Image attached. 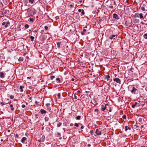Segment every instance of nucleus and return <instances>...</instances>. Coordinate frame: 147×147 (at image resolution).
Returning a JSON list of instances; mask_svg holds the SVG:
<instances>
[{
	"label": "nucleus",
	"instance_id": "423d86ee",
	"mask_svg": "<svg viewBox=\"0 0 147 147\" xmlns=\"http://www.w3.org/2000/svg\"><path fill=\"white\" fill-rule=\"evenodd\" d=\"M9 24V22H3L2 24V25L4 26L5 28H7L8 26V25Z\"/></svg>",
	"mask_w": 147,
	"mask_h": 147
},
{
	"label": "nucleus",
	"instance_id": "5701e85b",
	"mask_svg": "<svg viewBox=\"0 0 147 147\" xmlns=\"http://www.w3.org/2000/svg\"><path fill=\"white\" fill-rule=\"evenodd\" d=\"M30 38L31 39V40L32 41H33L34 40V37L33 36H30Z\"/></svg>",
	"mask_w": 147,
	"mask_h": 147
},
{
	"label": "nucleus",
	"instance_id": "58836bf2",
	"mask_svg": "<svg viewBox=\"0 0 147 147\" xmlns=\"http://www.w3.org/2000/svg\"><path fill=\"white\" fill-rule=\"evenodd\" d=\"M25 107V105L24 104L22 105V107L23 108H24Z\"/></svg>",
	"mask_w": 147,
	"mask_h": 147
},
{
	"label": "nucleus",
	"instance_id": "39448f33",
	"mask_svg": "<svg viewBox=\"0 0 147 147\" xmlns=\"http://www.w3.org/2000/svg\"><path fill=\"white\" fill-rule=\"evenodd\" d=\"M108 105L107 104H103L102 105H101V110L103 111H104L105 110L106 108V105Z\"/></svg>",
	"mask_w": 147,
	"mask_h": 147
},
{
	"label": "nucleus",
	"instance_id": "69168bd1",
	"mask_svg": "<svg viewBox=\"0 0 147 147\" xmlns=\"http://www.w3.org/2000/svg\"><path fill=\"white\" fill-rule=\"evenodd\" d=\"M87 28V27L86 26L84 28Z\"/></svg>",
	"mask_w": 147,
	"mask_h": 147
},
{
	"label": "nucleus",
	"instance_id": "a878e982",
	"mask_svg": "<svg viewBox=\"0 0 147 147\" xmlns=\"http://www.w3.org/2000/svg\"><path fill=\"white\" fill-rule=\"evenodd\" d=\"M144 38L146 39H147V33L145 34L144 35Z\"/></svg>",
	"mask_w": 147,
	"mask_h": 147
},
{
	"label": "nucleus",
	"instance_id": "de8ad7c7",
	"mask_svg": "<svg viewBox=\"0 0 147 147\" xmlns=\"http://www.w3.org/2000/svg\"><path fill=\"white\" fill-rule=\"evenodd\" d=\"M133 69V68H131L129 69V70H130V71H131L133 72V71H132V69Z\"/></svg>",
	"mask_w": 147,
	"mask_h": 147
},
{
	"label": "nucleus",
	"instance_id": "ddd939ff",
	"mask_svg": "<svg viewBox=\"0 0 147 147\" xmlns=\"http://www.w3.org/2000/svg\"><path fill=\"white\" fill-rule=\"evenodd\" d=\"M105 78L107 80V81H108L110 78V76L109 75H106L105 76Z\"/></svg>",
	"mask_w": 147,
	"mask_h": 147
},
{
	"label": "nucleus",
	"instance_id": "4be33fe9",
	"mask_svg": "<svg viewBox=\"0 0 147 147\" xmlns=\"http://www.w3.org/2000/svg\"><path fill=\"white\" fill-rule=\"evenodd\" d=\"M29 0V3H30L31 4L33 3L34 1V0Z\"/></svg>",
	"mask_w": 147,
	"mask_h": 147
},
{
	"label": "nucleus",
	"instance_id": "09e8293b",
	"mask_svg": "<svg viewBox=\"0 0 147 147\" xmlns=\"http://www.w3.org/2000/svg\"><path fill=\"white\" fill-rule=\"evenodd\" d=\"M46 105L47 106H49L50 105V104L49 103H47V104Z\"/></svg>",
	"mask_w": 147,
	"mask_h": 147
},
{
	"label": "nucleus",
	"instance_id": "f257e3e1",
	"mask_svg": "<svg viewBox=\"0 0 147 147\" xmlns=\"http://www.w3.org/2000/svg\"><path fill=\"white\" fill-rule=\"evenodd\" d=\"M134 16L139 18L141 20H143L144 19L143 14L142 13H136L135 14Z\"/></svg>",
	"mask_w": 147,
	"mask_h": 147
},
{
	"label": "nucleus",
	"instance_id": "b1692460",
	"mask_svg": "<svg viewBox=\"0 0 147 147\" xmlns=\"http://www.w3.org/2000/svg\"><path fill=\"white\" fill-rule=\"evenodd\" d=\"M81 118V116H78L76 117V120H80Z\"/></svg>",
	"mask_w": 147,
	"mask_h": 147
},
{
	"label": "nucleus",
	"instance_id": "4468645a",
	"mask_svg": "<svg viewBox=\"0 0 147 147\" xmlns=\"http://www.w3.org/2000/svg\"><path fill=\"white\" fill-rule=\"evenodd\" d=\"M140 21L139 20L135 19L134 20V22L135 23H138Z\"/></svg>",
	"mask_w": 147,
	"mask_h": 147
},
{
	"label": "nucleus",
	"instance_id": "f3484780",
	"mask_svg": "<svg viewBox=\"0 0 147 147\" xmlns=\"http://www.w3.org/2000/svg\"><path fill=\"white\" fill-rule=\"evenodd\" d=\"M34 19L32 18H30L29 20V22H33L34 21Z\"/></svg>",
	"mask_w": 147,
	"mask_h": 147
},
{
	"label": "nucleus",
	"instance_id": "338daca9",
	"mask_svg": "<svg viewBox=\"0 0 147 147\" xmlns=\"http://www.w3.org/2000/svg\"><path fill=\"white\" fill-rule=\"evenodd\" d=\"M10 130H8V132H10Z\"/></svg>",
	"mask_w": 147,
	"mask_h": 147
},
{
	"label": "nucleus",
	"instance_id": "9d476101",
	"mask_svg": "<svg viewBox=\"0 0 147 147\" xmlns=\"http://www.w3.org/2000/svg\"><path fill=\"white\" fill-rule=\"evenodd\" d=\"M0 77L1 78H3L5 77V75L3 72L0 73Z\"/></svg>",
	"mask_w": 147,
	"mask_h": 147
},
{
	"label": "nucleus",
	"instance_id": "f8f14e48",
	"mask_svg": "<svg viewBox=\"0 0 147 147\" xmlns=\"http://www.w3.org/2000/svg\"><path fill=\"white\" fill-rule=\"evenodd\" d=\"M118 17V16L116 13H114L113 14V18L115 19H118L119 18H117V17Z\"/></svg>",
	"mask_w": 147,
	"mask_h": 147
},
{
	"label": "nucleus",
	"instance_id": "3c124183",
	"mask_svg": "<svg viewBox=\"0 0 147 147\" xmlns=\"http://www.w3.org/2000/svg\"><path fill=\"white\" fill-rule=\"evenodd\" d=\"M27 78L28 79H30L31 78L30 77H27Z\"/></svg>",
	"mask_w": 147,
	"mask_h": 147
},
{
	"label": "nucleus",
	"instance_id": "5fc2aeb1",
	"mask_svg": "<svg viewBox=\"0 0 147 147\" xmlns=\"http://www.w3.org/2000/svg\"><path fill=\"white\" fill-rule=\"evenodd\" d=\"M109 7L111 8H113V7L112 6H110Z\"/></svg>",
	"mask_w": 147,
	"mask_h": 147
},
{
	"label": "nucleus",
	"instance_id": "aec40b11",
	"mask_svg": "<svg viewBox=\"0 0 147 147\" xmlns=\"http://www.w3.org/2000/svg\"><path fill=\"white\" fill-rule=\"evenodd\" d=\"M49 119V118L48 117H45V121H48Z\"/></svg>",
	"mask_w": 147,
	"mask_h": 147
},
{
	"label": "nucleus",
	"instance_id": "6e6d98bb",
	"mask_svg": "<svg viewBox=\"0 0 147 147\" xmlns=\"http://www.w3.org/2000/svg\"><path fill=\"white\" fill-rule=\"evenodd\" d=\"M84 128V127L83 126H82L81 127V129H82Z\"/></svg>",
	"mask_w": 147,
	"mask_h": 147
},
{
	"label": "nucleus",
	"instance_id": "72a5a7b5",
	"mask_svg": "<svg viewBox=\"0 0 147 147\" xmlns=\"http://www.w3.org/2000/svg\"><path fill=\"white\" fill-rule=\"evenodd\" d=\"M136 106V105H134V104H133V105H132L131 106V107L132 108H134Z\"/></svg>",
	"mask_w": 147,
	"mask_h": 147
},
{
	"label": "nucleus",
	"instance_id": "ea45409f",
	"mask_svg": "<svg viewBox=\"0 0 147 147\" xmlns=\"http://www.w3.org/2000/svg\"><path fill=\"white\" fill-rule=\"evenodd\" d=\"M74 99H77V96H76V94H74Z\"/></svg>",
	"mask_w": 147,
	"mask_h": 147
},
{
	"label": "nucleus",
	"instance_id": "2f4dec72",
	"mask_svg": "<svg viewBox=\"0 0 147 147\" xmlns=\"http://www.w3.org/2000/svg\"><path fill=\"white\" fill-rule=\"evenodd\" d=\"M14 98V96H13V95H11L10 96V98L11 99H13Z\"/></svg>",
	"mask_w": 147,
	"mask_h": 147
},
{
	"label": "nucleus",
	"instance_id": "1a4fd4ad",
	"mask_svg": "<svg viewBox=\"0 0 147 147\" xmlns=\"http://www.w3.org/2000/svg\"><path fill=\"white\" fill-rule=\"evenodd\" d=\"M27 140V138L25 137H23L22 139L21 142L23 144L25 143V141Z\"/></svg>",
	"mask_w": 147,
	"mask_h": 147
},
{
	"label": "nucleus",
	"instance_id": "c756f323",
	"mask_svg": "<svg viewBox=\"0 0 147 147\" xmlns=\"http://www.w3.org/2000/svg\"><path fill=\"white\" fill-rule=\"evenodd\" d=\"M62 123H59L57 125V127H60Z\"/></svg>",
	"mask_w": 147,
	"mask_h": 147
},
{
	"label": "nucleus",
	"instance_id": "8fccbe9b",
	"mask_svg": "<svg viewBox=\"0 0 147 147\" xmlns=\"http://www.w3.org/2000/svg\"><path fill=\"white\" fill-rule=\"evenodd\" d=\"M71 80L72 81H74V79L73 78H72L71 79Z\"/></svg>",
	"mask_w": 147,
	"mask_h": 147
},
{
	"label": "nucleus",
	"instance_id": "13d9d810",
	"mask_svg": "<svg viewBox=\"0 0 147 147\" xmlns=\"http://www.w3.org/2000/svg\"><path fill=\"white\" fill-rule=\"evenodd\" d=\"M137 104V102H136L135 103V104L134 105H136V106Z\"/></svg>",
	"mask_w": 147,
	"mask_h": 147
},
{
	"label": "nucleus",
	"instance_id": "6e6552de",
	"mask_svg": "<svg viewBox=\"0 0 147 147\" xmlns=\"http://www.w3.org/2000/svg\"><path fill=\"white\" fill-rule=\"evenodd\" d=\"M78 11L79 12H81V15H83L84 14V12L83 9H79L78 10Z\"/></svg>",
	"mask_w": 147,
	"mask_h": 147
},
{
	"label": "nucleus",
	"instance_id": "37998d69",
	"mask_svg": "<svg viewBox=\"0 0 147 147\" xmlns=\"http://www.w3.org/2000/svg\"><path fill=\"white\" fill-rule=\"evenodd\" d=\"M25 135H26V136H28V133H25Z\"/></svg>",
	"mask_w": 147,
	"mask_h": 147
},
{
	"label": "nucleus",
	"instance_id": "f704fd0d",
	"mask_svg": "<svg viewBox=\"0 0 147 147\" xmlns=\"http://www.w3.org/2000/svg\"><path fill=\"white\" fill-rule=\"evenodd\" d=\"M85 32H83V31H82L81 32V34L82 35H84L85 34Z\"/></svg>",
	"mask_w": 147,
	"mask_h": 147
},
{
	"label": "nucleus",
	"instance_id": "6ab92c4d",
	"mask_svg": "<svg viewBox=\"0 0 147 147\" xmlns=\"http://www.w3.org/2000/svg\"><path fill=\"white\" fill-rule=\"evenodd\" d=\"M61 43V42H57V47L58 48H59L60 47V45Z\"/></svg>",
	"mask_w": 147,
	"mask_h": 147
},
{
	"label": "nucleus",
	"instance_id": "9b49d317",
	"mask_svg": "<svg viewBox=\"0 0 147 147\" xmlns=\"http://www.w3.org/2000/svg\"><path fill=\"white\" fill-rule=\"evenodd\" d=\"M40 112L42 114H45L47 113L46 111L44 109H41L40 110Z\"/></svg>",
	"mask_w": 147,
	"mask_h": 147
},
{
	"label": "nucleus",
	"instance_id": "c03bdc74",
	"mask_svg": "<svg viewBox=\"0 0 147 147\" xmlns=\"http://www.w3.org/2000/svg\"><path fill=\"white\" fill-rule=\"evenodd\" d=\"M69 6L71 7H74V6L73 5H71V4L69 5Z\"/></svg>",
	"mask_w": 147,
	"mask_h": 147
},
{
	"label": "nucleus",
	"instance_id": "603ef678",
	"mask_svg": "<svg viewBox=\"0 0 147 147\" xmlns=\"http://www.w3.org/2000/svg\"><path fill=\"white\" fill-rule=\"evenodd\" d=\"M42 138H43V139H44L45 138V137L44 136H42Z\"/></svg>",
	"mask_w": 147,
	"mask_h": 147
},
{
	"label": "nucleus",
	"instance_id": "680f3d73",
	"mask_svg": "<svg viewBox=\"0 0 147 147\" xmlns=\"http://www.w3.org/2000/svg\"><path fill=\"white\" fill-rule=\"evenodd\" d=\"M90 146V144H88V146Z\"/></svg>",
	"mask_w": 147,
	"mask_h": 147
},
{
	"label": "nucleus",
	"instance_id": "7c9ffc66",
	"mask_svg": "<svg viewBox=\"0 0 147 147\" xmlns=\"http://www.w3.org/2000/svg\"><path fill=\"white\" fill-rule=\"evenodd\" d=\"M29 27V26L27 24H26L25 25V28L27 29V28H28Z\"/></svg>",
	"mask_w": 147,
	"mask_h": 147
},
{
	"label": "nucleus",
	"instance_id": "7ed1b4c3",
	"mask_svg": "<svg viewBox=\"0 0 147 147\" xmlns=\"http://www.w3.org/2000/svg\"><path fill=\"white\" fill-rule=\"evenodd\" d=\"M137 92H138L137 89L135 88L134 87H133L132 88V89L131 91V92L132 93L135 94Z\"/></svg>",
	"mask_w": 147,
	"mask_h": 147
},
{
	"label": "nucleus",
	"instance_id": "20e7f679",
	"mask_svg": "<svg viewBox=\"0 0 147 147\" xmlns=\"http://www.w3.org/2000/svg\"><path fill=\"white\" fill-rule=\"evenodd\" d=\"M113 81L116 82L117 83H118L119 84L121 83V80L119 78H116L113 79Z\"/></svg>",
	"mask_w": 147,
	"mask_h": 147
},
{
	"label": "nucleus",
	"instance_id": "4d7b16f0",
	"mask_svg": "<svg viewBox=\"0 0 147 147\" xmlns=\"http://www.w3.org/2000/svg\"><path fill=\"white\" fill-rule=\"evenodd\" d=\"M139 121H142V119H139Z\"/></svg>",
	"mask_w": 147,
	"mask_h": 147
},
{
	"label": "nucleus",
	"instance_id": "393cba45",
	"mask_svg": "<svg viewBox=\"0 0 147 147\" xmlns=\"http://www.w3.org/2000/svg\"><path fill=\"white\" fill-rule=\"evenodd\" d=\"M10 107L11 108V111H13L14 110V108L13 107V105H10Z\"/></svg>",
	"mask_w": 147,
	"mask_h": 147
},
{
	"label": "nucleus",
	"instance_id": "e433bc0d",
	"mask_svg": "<svg viewBox=\"0 0 147 147\" xmlns=\"http://www.w3.org/2000/svg\"><path fill=\"white\" fill-rule=\"evenodd\" d=\"M47 109L49 110V111H50L51 110V109L49 107H48Z\"/></svg>",
	"mask_w": 147,
	"mask_h": 147
},
{
	"label": "nucleus",
	"instance_id": "a211bd4d",
	"mask_svg": "<svg viewBox=\"0 0 147 147\" xmlns=\"http://www.w3.org/2000/svg\"><path fill=\"white\" fill-rule=\"evenodd\" d=\"M24 87L23 86H20V91L21 92H22L23 91V88H24Z\"/></svg>",
	"mask_w": 147,
	"mask_h": 147
},
{
	"label": "nucleus",
	"instance_id": "e2e57ef3",
	"mask_svg": "<svg viewBox=\"0 0 147 147\" xmlns=\"http://www.w3.org/2000/svg\"><path fill=\"white\" fill-rule=\"evenodd\" d=\"M60 96V94H58V97H59V96Z\"/></svg>",
	"mask_w": 147,
	"mask_h": 147
},
{
	"label": "nucleus",
	"instance_id": "bb28decb",
	"mask_svg": "<svg viewBox=\"0 0 147 147\" xmlns=\"http://www.w3.org/2000/svg\"><path fill=\"white\" fill-rule=\"evenodd\" d=\"M94 131L93 130H92L90 131V134H91V135H93V134L94 133Z\"/></svg>",
	"mask_w": 147,
	"mask_h": 147
},
{
	"label": "nucleus",
	"instance_id": "c9c22d12",
	"mask_svg": "<svg viewBox=\"0 0 147 147\" xmlns=\"http://www.w3.org/2000/svg\"><path fill=\"white\" fill-rule=\"evenodd\" d=\"M123 118L124 119H126V117L125 115H123Z\"/></svg>",
	"mask_w": 147,
	"mask_h": 147
},
{
	"label": "nucleus",
	"instance_id": "052dcab7",
	"mask_svg": "<svg viewBox=\"0 0 147 147\" xmlns=\"http://www.w3.org/2000/svg\"><path fill=\"white\" fill-rule=\"evenodd\" d=\"M35 103L36 104H37V103H38V102H37V101H35Z\"/></svg>",
	"mask_w": 147,
	"mask_h": 147
},
{
	"label": "nucleus",
	"instance_id": "79ce46f5",
	"mask_svg": "<svg viewBox=\"0 0 147 147\" xmlns=\"http://www.w3.org/2000/svg\"><path fill=\"white\" fill-rule=\"evenodd\" d=\"M75 125L76 126V127H78V124L77 123H75Z\"/></svg>",
	"mask_w": 147,
	"mask_h": 147
},
{
	"label": "nucleus",
	"instance_id": "a18cd8bd",
	"mask_svg": "<svg viewBox=\"0 0 147 147\" xmlns=\"http://www.w3.org/2000/svg\"><path fill=\"white\" fill-rule=\"evenodd\" d=\"M86 31V30L85 29H84L83 30V32H85Z\"/></svg>",
	"mask_w": 147,
	"mask_h": 147
},
{
	"label": "nucleus",
	"instance_id": "f03ea898",
	"mask_svg": "<svg viewBox=\"0 0 147 147\" xmlns=\"http://www.w3.org/2000/svg\"><path fill=\"white\" fill-rule=\"evenodd\" d=\"M95 133L97 135H101V130L100 128L96 129V130Z\"/></svg>",
	"mask_w": 147,
	"mask_h": 147
},
{
	"label": "nucleus",
	"instance_id": "cd10ccee",
	"mask_svg": "<svg viewBox=\"0 0 147 147\" xmlns=\"http://www.w3.org/2000/svg\"><path fill=\"white\" fill-rule=\"evenodd\" d=\"M56 80L57 81H58V82L59 83H60L61 81H60V79L59 78H57L56 79Z\"/></svg>",
	"mask_w": 147,
	"mask_h": 147
},
{
	"label": "nucleus",
	"instance_id": "4c0bfd02",
	"mask_svg": "<svg viewBox=\"0 0 147 147\" xmlns=\"http://www.w3.org/2000/svg\"><path fill=\"white\" fill-rule=\"evenodd\" d=\"M45 28L46 30H47L48 29V27L47 26H45Z\"/></svg>",
	"mask_w": 147,
	"mask_h": 147
},
{
	"label": "nucleus",
	"instance_id": "dca6fc26",
	"mask_svg": "<svg viewBox=\"0 0 147 147\" xmlns=\"http://www.w3.org/2000/svg\"><path fill=\"white\" fill-rule=\"evenodd\" d=\"M128 129L130 130L131 128L129 127H128L127 126H126L125 127V131H126Z\"/></svg>",
	"mask_w": 147,
	"mask_h": 147
},
{
	"label": "nucleus",
	"instance_id": "864d4df0",
	"mask_svg": "<svg viewBox=\"0 0 147 147\" xmlns=\"http://www.w3.org/2000/svg\"><path fill=\"white\" fill-rule=\"evenodd\" d=\"M36 32H37L36 30H34L33 31V32H35V33Z\"/></svg>",
	"mask_w": 147,
	"mask_h": 147
},
{
	"label": "nucleus",
	"instance_id": "49530a36",
	"mask_svg": "<svg viewBox=\"0 0 147 147\" xmlns=\"http://www.w3.org/2000/svg\"><path fill=\"white\" fill-rule=\"evenodd\" d=\"M74 125V124L72 123H71L70 124V126H72Z\"/></svg>",
	"mask_w": 147,
	"mask_h": 147
},
{
	"label": "nucleus",
	"instance_id": "bf43d9fd",
	"mask_svg": "<svg viewBox=\"0 0 147 147\" xmlns=\"http://www.w3.org/2000/svg\"><path fill=\"white\" fill-rule=\"evenodd\" d=\"M98 110L97 109H95V111H98Z\"/></svg>",
	"mask_w": 147,
	"mask_h": 147
},
{
	"label": "nucleus",
	"instance_id": "c85d7f7f",
	"mask_svg": "<svg viewBox=\"0 0 147 147\" xmlns=\"http://www.w3.org/2000/svg\"><path fill=\"white\" fill-rule=\"evenodd\" d=\"M141 9V10L143 11H147V10H145L144 7H142Z\"/></svg>",
	"mask_w": 147,
	"mask_h": 147
},
{
	"label": "nucleus",
	"instance_id": "2eb2a0df",
	"mask_svg": "<svg viewBox=\"0 0 147 147\" xmlns=\"http://www.w3.org/2000/svg\"><path fill=\"white\" fill-rule=\"evenodd\" d=\"M116 36V35L113 34L112 35H111V36L109 37V39H112L113 38L115 37Z\"/></svg>",
	"mask_w": 147,
	"mask_h": 147
},
{
	"label": "nucleus",
	"instance_id": "774afa93",
	"mask_svg": "<svg viewBox=\"0 0 147 147\" xmlns=\"http://www.w3.org/2000/svg\"><path fill=\"white\" fill-rule=\"evenodd\" d=\"M142 147H147V146L146 147H145V146H142Z\"/></svg>",
	"mask_w": 147,
	"mask_h": 147
},
{
	"label": "nucleus",
	"instance_id": "0e129e2a",
	"mask_svg": "<svg viewBox=\"0 0 147 147\" xmlns=\"http://www.w3.org/2000/svg\"><path fill=\"white\" fill-rule=\"evenodd\" d=\"M111 109H110L109 110V111L111 112Z\"/></svg>",
	"mask_w": 147,
	"mask_h": 147
},
{
	"label": "nucleus",
	"instance_id": "412c9836",
	"mask_svg": "<svg viewBox=\"0 0 147 147\" xmlns=\"http://www.w3.org/2000/svg\"><path fill=\"white\" fill-rule=\"evenodd\" d=\"M23 58L22 57H20L18 59V61H22L23 60Z\"/></svg>",
	"mask_w": 147,
	"mask_h": 147
},
{
	"label": "nucleus",
	"instance_id": "473e14b6",
	"mask_svg": "<svg viewBox=\"0 0 147 147\" xmlns=\"http://www.w3.org/2000/svg\"><path fill=\"white\" fill-rule=\"evenodd\" d=\"M55 78V77L54 76H51V80H52Z\"/></svg>",
	"mask_w": 147,
	"mask_h": 147
},
{
	"label": "nucleus",
	"instance_id": "0eeeda50",
	"mask_svg": "<svg viewBox=\"0 0 147 147\" xmlns=\"http://www.w3.org/2000/svg\"><path fill=\"white\" fill-rule=\"evenodd\" d=\"M36 13V11L34 9H31L30 10V13L31 15H34Z\"/></svg>",
	"mask_w": 147,
	"mask_h": 147
},
{
	"label": "nucleus",
	"instance_id": "a19ab883",
	"mask_svg": "<svg viewBox=\"0 0 147 147\" xmlns=\"http://www.w3.org/2000/svg\"><path fill=\"white\" fill-rule=\"evenodd\" d=\"M16 138H18L19 137V135L17 134H16Z\"/></svg>",
	"mask_w": 147,
	"mask_h": 147
}]
</instances>
